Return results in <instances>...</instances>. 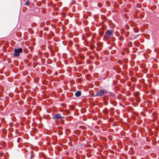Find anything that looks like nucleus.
Segmentation results:
<instances>
[{"mask_svg":"<svg viewBox=\"0 0 159 159\" xmlns=\"http://www.w3.org/2000/svg\"><path fill=\"white\" fill-rule=\"evenodd\" d=\"M22 49L19 48L17 49H15L14 53V55L16 57H18L20 54L22 52Z\"/></svg>","mask_w":159,"mask_h":159,"instance_id":"1","label":"nucleus"},{"mask_svg":"<svg viewBox=\"0 0 159 159\" xmlns=\"http://www.w3.org/2000/svg\"><path fill=\"white\" fill-rule=\"evenodd\" d=\"M107 93V91L105 90H99L98 93H96V96H99L103 95L104 94Z\"/></svg>","mask_w":159,"mask_h":159,"instance_id":"2","label":"nucleus"},{"mask_svg":"<svg viewBox=\"0 0 159 159\" xmlns=\"http://www.w3.org/2000/svg\"><path fill=\"white\" fill-rule=\"evenodd\" d=\"M63 118V117L61 116L59 114H56L54 116V118L56 119H61Z\"/></svg>","mask_w":159,"mask_h":159,"instance_id":"3","label":"nucleus"},{"mask_svg":"<svg viewBox=\"0 0 159 159\" xmlns=\"http://www.w3.org/2000/svg\"><path fill=\"white\" fill-rule=\"evenodd\" d=\"M112 30H107L106 32V34L109 36H111L112 35Z\"/></svg>","mask_w":159,"mask_h":159,"instance_id":"4","label":"nucleus"},{"mask_svg":"<svg viewBox=\"0 0 159 159\" xmlns=\"http://www.w3.org/2000/svg\"><path fill=\"white\" fill-rule=\"evenodd\" d=\"M81 94L80 91H78L75 93V96L77 97H79Z\"/></svg>","mask_w":159,"mask_h":159,"instance_id":"5","label":"nucleus"},{"mask_svg":"<svg viewBox=\"0 0 159 159\" xmlns=\"http://www.w3.org/2000/svg\"><path fill=\"white\" fill-rule=\"evenodd\" d=\"M30 2L29 1L27 0L25 3V5L27 6H28L30 4Z\"/></svg>","mask_w":159,"mask_h":159,"instance_id":"6","label":"nucleus"},{"mask_svg":"<svg viewBox=\"0 0 159 159\" xmlns=\"http://www.w3.org/2000/svg\"><path fill=\"white\" fill-rule=\"evenodd\" d=\"M34 157V156L33 155H32L31 157H30V158L32 159V158H33Z\"/></svg>","mask_w":159,"mask_h":159,"instance_id":"7","label":"nucleus"},{"mask_svg":"<svg viewBox=\"0 0 159 159\" xmlns=\"http://www.w3.org/2000/svg\"><path fill=\"white\" fill-rule=\"evenodd\" d=\"M143 112H141V115H143Z\"/></svg>","mask_w":159,"mask_h":159,"instance_id":"8","label":"nucleus"}]
</instances>
